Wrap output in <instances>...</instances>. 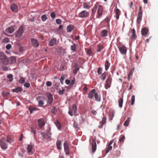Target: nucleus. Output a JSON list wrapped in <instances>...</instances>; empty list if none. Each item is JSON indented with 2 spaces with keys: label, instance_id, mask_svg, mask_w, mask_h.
I'll return each mask as SVG.
<instances>
[{
  "label": "nucleus",
  "instance_id": "1",
  "mask_svg": "<svg viewBox=\"0 0 158 158\" xmlns=\"http://www.w3.org/2000/svg\"><path fill=\"white\" fill-rule=\"evenodd\" d=\"M24 28L23 27H20L15 33V37L18 38H19L21 37L24 33Z\"/></svg>",
  "mask_w": 158,
  "mask_h": 158
},
{
  "label": "nucleus",
  "instance_id": "2",
  "mask_svg": "<svg viewBox=\"0 0 158 158\" xmlns=\"http://www.w3.org/2000/svg\"><path fill=\"white\" fill-rule=\"evenodd\" d=\"M50 129L49 128L47 130V134L44 132H42L41 133V135L43 136L45 139H47L48 140V141L51 140V134L50 132Z\"/></svg>",
  "mask_w": 158,
  "mask_h": 158
},
{
  "label": "nucleus",
  "instance_id": "3",
  "mask_svg": "<svg viewBox=\"0 0 158 158\" xmlns=\"http://www.w3.org/2000/svg\"><path fill=\"white\" fill-rule=\"evenodd\" d=\"M77 111V106L75 104H73L72 105L71 108H69V111L68 112L69 114L71 116H73V113L76 114Z\"/></svg>",
  "mask_w": 158,
  "mask_h": 158
},
{
  "label": "nucleus",
  "instance_id": "4",
  "mask_svg": "<svg viewBox=\"0 0 158 158\" xmlns=\"http://www.w3.org/2000/svg\"><path fill=\"white\" fill-rule=\"evenodd\" d=\"M0 59L2 60L4 64H7L8 61L7 58L5 54L2 52H0Z\"/></svg>",
  "mask_w": 158,
  "mask_h": 158
},
{
  "label": "nucleus",
  "instance_id": "5",
  "mask_svg": "<svg viewBox=\"0 0 158 158\" xmlns=\"http://www.w3.org/2000/svg\"><path fill=\"white\" fill-rule=\"evenodd\" d=\"M89 12L84 10L80 12L78 15L77 16L80 18H87L89 16Z\"/></svg>",
  "mask_w": 158,
  "mask_h": 158
},
{
  "label": "nucleus",
  "instance_id": "6",
  "mask_svg": "<svg viewBox=\"0 0 158 158\" xmlns=\"http://www.w3.org/2000/svg\"><path fill=\"white\" fill-rule=\"evenodd\" d=\"M142 7L140 6L139 8V12L138 14V16L137 19V22L139 24L141 21L142 16Z\"/></svg>",
  "mask_w": 158,
  "mask_h": 158
},
{
  "label": "nucleus",
  "instance_id": "7",
  "mask_svg": "<svg viewBox=\"0 0 158 158\" xmlns=\"http://www.w3.org/2000/svg\"><path fill=\"white\" fill-rule=\"evenodd\" d=\"M103 10L102 6L99 5L97 11V14H98V16L97 17V18H101L102 16Z\"/></svg>",
  "mask_w": 158,
  "mask_h": 158
},
{
  "label": "nucleus",
  "instance_id": "8",
  "mask_svg": "<svg viewBox=\"0 0 158 158\" xmlns=\"http://www.w3.org/2000/svg\"><path fill=\"white\" fill-rule=\"evenodd\" d=\"M64 151L66 155H69V148L68 141L65 140L64 143Z\"/></svg>",
  "mask_w": 158,
  "mask_h": 158
},
{
  "label": "nucleus",
  "instance_id": "9",
  "mask_svg": "<svg viewBox=\"0 0 158 158\" xmlns=\"http://www.w3.org/2000/svg\"><path fill=\"white\" fill-rule=\"evenodd\" d=\"M112 78L111 77H109L106 81V84L105 87L106 89H107L109 88L111 85Z\"/></svg>",
  "mask_w": 158,
  "mask_h": 158
},
{
  "label": "nucleus",
  "instance_id": "10",
  "mask_svg": "<svg viewBox=\"0 0 158 158\" xmlns=\"http://www.w3.org/2000/svg\"><path fill=\"white\" fill-rule=\"evenodd\" d=\"M118 49L121 53L122 55H126L127 52V48L124 45L119 47Z\"/></svg>",
  "mask_w": 158,
  "mask_h": 158
},
{
  "label": "nucleus",
  "instance_id": "11",
  "mask_svg": "<svg viewBox=\"0 0 158 158\" xmlns=\"http://www.w3.org/2000/svg\"><path fill=\"white\" fill-rule=\"evenodd\" d=\"M58 42L56 38H52L49 42V45L51 47L53 46L56 44Z\"/></svg>",
  "mask_w": 158,
  "mask_h": 158
},
{
  "label": "nucleus",
  "instance_id": "12",
  "mask_svg": "<svg viewBox=\"0 0 158 158\" xmlns=\"http://www.w3.org/2000/svg\"><path fill=\"white\" fill-rule=\"evenodd\" d=\"M92 152L94 153L96 149L97 148V145L96 142V141L95 139H92Z\"/></svg>",
  "mask_w": 158,
  "mask_h": 158
},
{
  "label": "nucleus",
  "instance_id": "13",
  "mask_svg": "<svg viewBox=\"0 0 158 158\" xmlns=\"http://www.w3.org/2000/svg\"><path fill=\"white\" fill-rule=\"evenodd\" d=\"M0 145L2 148L3 150H5L8 148L7 145L4 141L3 139H2L0 141Z\"/></svg>",
  "mask_w": 158,
  "mask_h": 158
},
{
  "label": "nucleus",
  "instance_id": "14",
  "mask_svg": "<svg viewBox=\"0 0 158 158\" xmlns=\"http://www.w3.org/2000/svg\"><path fill=\"white\" fill-rule=\"evenodd\" d=\"M106 117H104L102 120L101 122L100 123V124L98 126V128L99 129L102 128L103 125L106 124Z\"/></svg>",
  "mask_w": 158,
  "mask_h": 158
},
{
  "label": "nucleus",
  "instance_id": "15",
  "mask_svg": "<svg viewBox=\"0 0 158 158\" xmlns=\"http://www.w3.org/2000/svg\"><path fill=\"white\" fill-rule=\"evenodd\" d=\"M31 41L33 46L35 47H37L39 46V43L37 40L35 39L32 38Z\"/></svg>",
  "mask_w": 158,
  "mask_h": 158
},
{
  "label": "nucleus",
  "instance_id": "16",
  "mask_svg": "<svg viewBox=\"0 0 158 158\" xmlns=\"http://www.w3.org/2000/svg\"><path fill=\"white\" fill-rule=\"evenodd\" d=\"M14 27L13 26H11L7 28L6 29L5 31L8 33L11 34L14 31Z\"/></svg>",
  "mask_w": 158,
  "mask_h": 158
},
{
  "label": "nucleus",
  "instance_id": "17",
  "mask_svg": "<svg viewBox=\"0 0 158 158\" xmlns=\"http://www.w3.org/2000/svg\"><path fill=\"white\" fill-rule=\"evenodd\" d=\"M10 9L11 10L15 12H17L18 9L17 6L15 4H12L10 6Z\"/></svg>",
  "mask_w": 158,
  "mask_h": 158
},
{
  "label": "nucleus",
  "instance_id": "18",
  "mask_svg": "<svg viewBox=\"0 0 158 158\" xmlns=\"http://www.w3.org/2000/svg\"><path fill=\"white\" fill-rule=\"evenodd\" d=\"M48 102L49 104H50L52 103L53 100L52 95L51 94H49L48 95Z\"/></svg>",
  "mask_w": 158,
  "mask_h": 158
},
{
  "label": "nucleus",
  "instance_id": "19",
  "mask_svg": "<svg viewBox=\"0 0 158 158\" xmlns=\"http://www.w3.org/2000/svg\"><path fill=\"white\" fill-rule=\"evenodd\" d=\"M108 32L106 30H103L101 32V36L102 37H104L107 36Z\"/></svg>",
  "mask_w": 158,
  "mask_h": 158
},
{
  "label": "nucleus",
  "instance_id": "20",
  "mask_svg": "<svg viewBox=\"0 0 158 158\" xmlns=\"http://www.w3.org/2000/svg\"><path fill=\"white\" fill-rule=\"evenodd\" d=\"M95 92V89H94L91 90L88 94V97L90 98H92L94 96Z\"/></svg>",
  "mask_w": 158,
  "mask_h": 158
},
{
  "label": "nucleus",
  "instance_id": "21",
  "mask_svg": "<svg viewBox=\"0 0 158 158\" xmlns=\"http://www.w3.org/2000/svg\"><path fill=\"white\" fill-rule=\"evenodd\" d=\"M22 90V88L21 87L19 86L15 89H13L12 92L17 93L19 92H21Z\"/></svg>",
  "mask_w": 158,
  "mask_h": 158
},
{
  "label": "nucleus",
  "instance_id": "22",
  "mask_svg": "<svg viewBox=\"0 0 158 158\" xmlns=\"http://www.w3.org/2000/svg\"><path fill=\"white\" fill-rule=\"evenodd\" d=\"M148 30L146 28H143L141 30L142 35L143 36H145L148 33Z\"/></svg>",
  "mask_w": 158,
  "mask_h": 158
},
{
  "label": "nucleus",
  "instance_id": "23",
  "mask_svg": "<svg viewBox=\"0 0 158 158\" xmlns=\"http://www.w3.org/2000/svg\"><path fill=\"white\" fill-rule=\"evenodd\" d=\"M74 27L73 25H69L67 28V31L68 32H71L74 29Z\"/></svg>",
  "mask_w": 158,
  "mask_h": 158
},
{
  "label": "nucleus",
  "instance_id": "24",
  "mask_svg": "<svg viewBox=\"0 0 158 158\" xmlns=\"http://www.w3.org/2000/svg\"><path fill=\"white\" fill-rule=\"evenodd\" d=\"M38 123V126L40 128H41L45 124L44 121L42 119H39Z\"/></svg>",
  "mask_w": 158,
  "mask_h": 158
},
{
  "label": "nucleus",
  "instance_id": "25",
  "mask_svg": "<svg viewBox=\"0 0 158 158\" xmlns=\"http://www.w3.org/2000/svg\"><path fill=\"white\" fill-rule=\"evenodd\" d=\"M120 11L118 9H116L115 10V16L117 20H118L119 18V15H120Z\"/></svg>",
  "mask_w": 158,
  "mask_h": 158
},
{
  "label": "nucleus",
  "instance_id": "26",
  "mask_svg": "<svg viewBox=\"0 0 158 158\" xmlns=\"http://www.w3.org/2000/svg\"><path fill=\"white\" fill-rule=\"evenodd\" d=\"M61 141L58 140L56 143V144L57 146V148L58 150L61 149Z\"/></svg>",
  "mask_w": 158,
  "mask_h": 158
},
{
  "label": "nucleus",
  "instance_id": "27",
  "mask_svg": "<svg viewBox=\"0 0 158 158\" xmlns=\"http://www.w3.org/2000/svg\"><path fill=\"white\" fill-rule=\"evenodd\" d=\"M110 64L107 60H106L105 63V69L107 71L110 67Z\"/></svg>",
  "mask_w": 158,
  "mask_h": 158
},
{
  "label": "nucleus",
  "instance_id": "28",
  "mask_svg": "<svg viewBox=\"0 0 158 158\" xmlns=\"http://www.w3.org/2000/svg\"><path fill=\"white\" fill-rule=\"evenodd\" d=\"M130 117H128L124 123V125L126 127L128 126L130 122Z\"/></svg>",
  "mask_w": 158,
  "mask_h": 158
},
{
  "label": "nucleus",
  "instance_id": "29",
  "mask_svg": "<svg viewBox=\"0 0 158 158\" xmlns=\"http://www.w3.org/2000/svg\"><path fill=\"white\" fill-rule=\"evenodd\" d=\"M95 100L97 102H99L100 101V97L99 96L97 93H95L94 94Z\"/></svg>",
  "mask_w": 158,
  "mask_h": 158
},
{
  "label": "nucleus",
  "instance_id": "30",
  "mask_svg": "<svg viewBox=\"0 0 158 158\" xmlns=\"http://www.w3.org/2000/svg\"><path fill=\"white\" fill-rule=\"evenodd\" d=\"M97 49L96 50L97 52H100L101 50L103 49V47L102 45L99 44L97 46Z\"/></svg>",
  "mask_w": 158,
  "mask_h": 158
},
{
  "label": "nucleus",
  "instance_id": "31",
  "mask_svg": "<svg viewBox=\"0 0 158 158\" xmlns=\"http://www.w3.org/2000/svg\"><path fill=\"white\" fill-rule=\"evenodd\" d=\"M123 102V99L122 98H120L118 100L119 106L120 108L122 107Z\"/></svg>",
  "mask_w": 158,
  "mask_h": 158
},
{
  "label": "nucleus",
  "instance_id": "32",
  "mask_svg": "<svg viewBox=\"0 0 158 158\" xmlns=\"http://www.w3.org/2000/svg\"><path fill=\"white\" fill-rule=\"evenodd\" d=\"M98 5L97 4H96L94 5V7L92 9V13L95 14L96 11L98 7Z\"/></svg>",
  "mask_w": 158,
  "mask_h": 158
},
{
  "label": "nucleus",
  "instance_id": "33",
  "mask_svg": "<svg viewBox=\"0 0 158 158\" xmlns=\"http://www.w3.org/2000/svg\"><path fill=\"white\" fill-rule=\"evenodd\" d=\"M54 123L55 125L57 127L58 129L59 130H60V123L58 121H56V122H54Z\"/></svg>",
  "mask_w": 158,
  "mask_h": 158
},
{
  "label": "nucleus",
  "instance_id": "34",
  "mask_svg": "<svg viewBox=\"0 0 158 158\" xmlns=\"http://www.w3.org/2000/svg\"><path fill=\"white\" fill-rule=\"evenodd\" d=\"M76 46L75 44H73L71 46V49L73 52H75L76 50Z\"/></svg>",
  "mask_w": 158,
  "mask_h": 158
},
{
  "label": "nucleus",
  "instance_id": "35",
  "mask_svg": "<svg viewBox=\"0 0 158 158\" xmlns=\"http://www.w3.org/2000/svg\"><path fill=\"white\" fill-rule=\"evenodd\" d=\"M32 146L31 144H29L27 146V150L28 152H31L32 151Z\"/></svg>",
  "mask_w": 158,
  "mask_h": 158
},
{
  "label": "nucleus",
  "instance_id": "36",
  "mask_svg": "<svg viewBox=\"0 0 158 158\" xmlns=\"http://www.w3.org/2000/svg\"><path fill=\"white\" fill-rule=\"evenodd\" d=\"M7 78L9 79V81L11 82L13 80V75L11 74H10L7 76Z\"/></svg>",
  "mask_w": 158,
  "mask_h": 158
},
{
  "label": "nucleus",
  "instance_id": "37",
  "mask_svg": "<svg viewBox=\"0 0 158 158\" xmlns=\"http://www.w3.org/2000/svg\"><path fill=\"white\" fill-rule=\"evenodd\" d=\"M42 20L43 21H45L48 19L46 15H44L41 16V17Z\"/></svg>",
  "mask_w": 158,
  "mask_h": 158
},
{
  "label": "nucleus",
  "instance_id": "38",
  "mask_svg": "<svg viewBox=\"0 0 158 158\" xmlns=\"http://www.w3.org/2000/svg\"><path fill=\"white\" fill-rule=\"evenodd\" d=\"M112 149V146H111L108 145L107 148L106 149V153L107 154L108 152Z\"/></svg>",
  "mask_w": 158,
  "mask_h": 158
},
{
  "label": "nucleus",
  "instance_id": "39",
  "mask_svg": "<svg viewBox=\"0 0 158 158\" xmlns=\"http://www.w3.org/2000/svg\"><path fill=\"white\" fill-rule=\"evenodd\" d=\"M25 79L24 78L21 77L20 78L19 80V83L20 84H23L25 82Z\"/></svg>",
  "mask_w": 158,
  "mask_h": 158
},
{
  "label": "nucleus",
  "instance_id": "40",
  "mask_svg": "<svg viewBox=\"0 0 158 158\" xmlns=\"http://www.w3.org/2000/svg\"><path fill=\"white\" fill-rule=\"evenodd\" d=\"M106 76L105 73H103L100 77L101 79L102 80H104L106 78Z\"/></svg>",
  "mask_w": 158,
  "mask_h": 158
},
{
  "label": "nucleus",
  "instance_id": "41",
  "mask_svg": "<svg viewBox=\"0 0 158 158\" xmlns=\"http://www.w3.org/2000/svg\"><path fill=\"white\" fill-rule=\"evenodd\" d=\"M135 101V96L134 95H133L132 96L131 99V105H133Z\"/></svg>",
  "mask_w": 158,
  "mask_h": 158
},
{
  "label": "nucleus",
  "instance_id": "42",
  "mask_svg": "<svg viewBox=\"0 0 158 158\" xmlns=\"http://www.w3.org/2000/svg\"><path fill=\"white\" fill-rule=\"evenodd\" d=\"M86 53L89 56H91L92 54L91 49H88L87 51H86Z\"/></svg>",
  "mask_w": 158,
  "mask_h": 158
},
{
  "label": "nucleus",
  "instance_id": "43",
  "mask_svg": "<svg viewBox=\"0 0 158 158\" xmlns=\"http://www.w3.org/2000/svg\"><path fill=\"white\" fill-rule=\"evenodd\" d=\"M83 7L86 9H89L90 7H89L86 3H84L83 5Z\"/></svg>",
  "mask_w": 158,
  "mask_h": 158
},
{
  "label": "nucleus",
  "instance_id": "44",
  "mask_svg": "<svg viewBox=\"0 0 158 158\" xmlns=\"http://www.w3.org/2000/svg\"><path fill=\"white\" fill-rule=\"evenodd\" d=\"M44 104V102L43 100H40L38 102V105L40 107H41Z\"/></svg>",
  "mask_w": 158,
  "mask_h": 158
},
{
  "label": "nucleus",
  "instance_id": "45",
  "mask_svg": "<svg viewBox=\"0 0 158 158\" xmlns=\"http://www.w3.org/2000/svg\"><path fill=\"white\" fill-rule=\"evenodd\" d=\"M102 69L101 67L98 68L97 70V73L98 75L101 74L102 73Z\"/></svg>",
  "mask_w": 158,
  "mask_h": 158
},
{
  "label": "nucleus",
  "instance_id": "46",
  "mask_svg": "<svg viewBox=\"0 0 158 158\" xmlns=\"http://www.w3.org/2000/svg\"><path fill=\"white\" fill-rule=\"evenodd\" d=\"M125 139V137L124 135H123L119 139V142L121 143L122 142H123L124 139Z\"/></svg>",
  "mask_w": 158,
  "mask_h": 158
},
{
  "label": "nucleus",
  "instance_id": "47",
  "mask_svg": "<svg viewBox=\"0 0 158 158\" xmlns=\"http://www.w3.org/2000/svg\"><path fill=\"white\" fill-rule=\"evenodd\" d=\"M56 23L58 24H61L62 21L60 19H57L56 20Z\"/></svg>",
  "mask_w": 158,
  "mask_h": 158
},
{
  "label": "nucleus",
  "instance_id": "48",
  "mask_svg": "<svg viewBox=\"0 0 158 158\" xmlns=\"http://www.w3.org/2000/svg\"><path fill=\"white\" fill-rule=\"evenodd\" d=\"M50 16L52 18H54L56 17V15L54 12H52L51 13Z\"/></svg>",
  "mask_w": 158,
  "mask_h": 158
},
{
  "label": "nucleus",
  "instance_id": "49",
  "mask_svg": "<svg viewBox=\"0 0 158 158\" xmlns=\"http://www.w3.org/2000/svg\"><path fill=\"white\" fill-rule=\"evenodd\" d=\"M30 84L28 82H26L24 84V86L27 88H29L30 86Z\"/></svg>",
  "mask_w": 158,
  "mask_h": 158
},
{
  "label": "nucleus",
  "instance_id": "50",
  "mask_svg": "<svg viewBox=\"0 0 158 158\" xmlns=\"http://www.w3.org/2000/svg\"><path fill=\"white\" fill-rule=\"evenodd\" d=\"M46 85L47 86H50L52 85V83L51 81H48L46 83Z\"/></svg>",
  "mask_w": 158,
  "mask_h": 158
},
{
  "label": "nucleus",
  "instance_id": "51",
  "mask_svg": "<svg viewBox=\"0 0 158 158\" xmlns=\"http://www.w3.org/2000/svg\"><path fill=\"white\" fill-rule=\"evenodd\" d=\"M65 89H62V90H60L58 93L60 95H62L63 94L64 92Z\"/></svg>",
  "mask_w": 158,
  "mask_h": 158
},
{
  "label": "nucleus",
  "instance_id": "52",
  "mask_svg": "<svg viewBox=\"0 0 158 158\" xmlns=\"http://www.w3.org/2000/svg\"><path fill=\"white\" fill-rule=\"evenodd\" d=\"M79 70V68H76L73 71V73L75 74H76L77 73V71H78Z\"/></svg>",
  "mask_w": 158,
  "mask_h": 158
},
{
  "label": "nucleus",
  "instance_id": "53",
  "mask_svg": "<svg viewBox=\"0 0 158 158\" xmlns=\"http://www.w3.org/2000/svg\"><path fill=\"white\" fill-rule=\"evenodd\" d=\"M2 68L3 70L4 71H7L8 70V68L7 67L2 66Z\"/></svg>",
  "mask_w": 158,
  "mask_h": 158
},
{
  "label": "nucleus",
  "instance_id": "54",
  "mask_svg": "<svg viewBox=\"0 0 158 158\" xmlns=\"http://www.w3.org/2000/svg\"><path fill=\"white\" fill-rule=\"evenodd\" d=\"M11 47V45L10 44H8L6 46V48L7 49L9 50L10 49Z\"/></svg>",
  "mask_w": 158,
  "mask_h": 158
},
{
  "label": "nucleus",
  "instance_id": "55",
  "mask_svg": "<svg viewBox=\"0 0 158 158\" xmlns=\"http://www.w3.org/2000/svg\"><path fill=\"white\" fill-rule=\"evenodd\" d=\"M73 126L76 129L77 127V124L75 121L73 123Z\"/></svg>",
  "mask_w": 158,
  "mask_h": 158
},
{
  "label": "nucleus",
  "instance_id": "56",
  "mask_svg": "<svg viewBox=\"0 0 158 158\" xmlns=\"http://www.w3.org/2000/svg\"><path fill=\"white\" fill-rule=\"evenodd\" d=\"M31 132H32L34 134H36V132L33 127H31Z\"/></svg>",
  "mask_w": 158,
  "mask_h": 158
},
{
  "label": "nucleus",
  "instance_id": "57",
  "mask_svg": "<svg viewBox=\"0 0 158 158\" xmlns=\"http://www.w3.org/2000/svg\"><path fill=\"white\" fill-rule=\"evenodd\" d=\"M65 83L67 85H69L70 84V80L69 79H67L65 81Z\"/></svg>",
  "mask_w": 158,
  "mask_h": 158
},
{
  "label": "nucleus",
  "instance_id": "58",
  "mask_svg": "<svg viewBox=\"0 0 158 158\" xmlns=\"http://www.w3.org/2000/svg\"><path fill=\"white\" fill-rule=\"evenodd\" d=\"M7 141L11 143L12 142V140L10 138H7Z\"/></svg>",
  "mask_w": 158,
  "mask_h": 158
},
{
  "label": "nucleus",
  "instance_id": "59",
  "mask_svg": "<svg viewBox=\"0 0 158 158\" xmlns=\"http://www.w3.org/2000/svg\"><path fill=\"white\" fill-rule=\"evenodd\" d=\"M136 37L135 33H132V35L131 36L132 39H134Z\"/></svg>",
  "mask_w": 158,
  "mask_h": 158
},
{
  "label": "nucleus",
  "instance_id": "60",
  "mask_svg": "<svg viewBox=\"0 0 158 158\" xmlns=\"http://www.w3.org/2000/svg\"><path fill=\"white\" fill-rule=\"evenodd\" d=\"M75 81V80L74 79L71 80V82L70 83V84L71 85H73V84L74 83Z\"/></svg>",
  "mask_w": 158,
  "mask_h": 158
},
{
  "label": "nucleus",
  "instance_id": "61",
  "mask_svg": "<svg viewBox=\"0 0 158 158\" xmlns=\"http://www.w3.org/2000/svg\"><path fill=\"white\" fill-rule=\"evenodd\" d=\"M56 110V107H54L53 109L52 110V111L53 113H55Z\"/></svg>",
  "mask_w": 158,
  "mask_h": 158
},
{
  "label": "nucleus",
  "instance_id": "62",
  "mask_svg": "<svg viewBox=\"0 0 158 158\" xmlns=\"http://www.w3.org/2000/svg\"><path fill=\"white\" fill-rule=\"evenodd\" d=\"M92 113L94 115L97 114V112L95 110H93L92 111Z\"/></svg>",
  "mask_w": 158,
  "mask_h": 158
},
{
  "label": "nucleus",
  "instance_id": "63",
  "mask_svg": "<svg viewBox=\"0 0 158 158\" xmlns=\"http://www.w3.org/2000/svg\"><path fill=\"white\" fill-rule=\"evenodd\" d=\"M64 77H61V79H60V81H61V83H62V82L64 80Z\"/></svg>",
  "mask_w": 158,
  "mask_h": 158
},
{
  "label": "nucleus",
  "instance_id": "64",
  "mask_svg": "<svg viewBox=\"0 0 158 158\" xmlns=\"http://www.w3.org/2000/svg\"><path fill=\"white\" fill-rule=\"evenodd\" d=\"M63 27V26L62 25H60L59 26V27L58 29L59 30L60 29H62Z\"/></svg>",
  "mask_w": 158,
  "mask_h": 158
}]
</instances>
